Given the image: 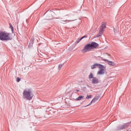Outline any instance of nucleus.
Returning <instances> with one entry per match:
<instances>
[{"instance_id": "f03ea898", "label": "nucleus", "mask_w": 131, "mask_h": 131, "mask_svg": "<svg viewBox=\"0 0 131 131\" xmlns=\"http://www.w3.org/2000/svg\"><path fill=\"white\" fill-rule=\"evenodd\" d=\"M23 96L24 99L27 100L28 101H31L32 100V98L34 97L33 93L31 89H26L24 91L23 93Z\"/></svg>"}, {"instance_id": "4be33fe9", "label": "nucleus", "mask_w": 131, "mask_h": 131, "mask_svg": "<svg viewBox=\"0 0 131 131\" xmlns=\"http://www.w3.org/2000/svg\"><path fill=\"white\" fill-rule=\"evenodd\" d=\"M76 92H79V90H76Z\"/></svg>"}, {"instance_id": "20e7f679", "label": "nucleus", "mask_w": 131, "mask_h": 131, "mask_svg": "<svg viewBox=\"0 0 131 131\" xmlns=\"http://www.w3.org/2000/svg\"><path fill=\"white\" fill-rule=\"evenodd\" d=\"M100 70L97 72V75H103V74H105V69H106V66H104L102 65V68H98Z\"/></svg>"}, {"instance_id": "9b49d317", "label": "nucleus", "mask_w": 131, "mask_h": 131, "mask_svg": "<svg viewBox=\"0 0 131 131\" xmlns=\"http://www.w3.org/2000/svg\"><path fill=\"white\" fill-rule=\"evenodd\" d=\"M94 78V75L93 74V73H90V74L89 76V79H92V78L93 79Z\"/></svg>"}, {"instance_id": "4468645a", "label": "nucleus", "mask_w": 131, "mask_h": 131, "mask_svg": "<svg viewBox=\"0 0 131 131\" xmlns=\"http://www.w3.org/2000/svg\"><path fill=\"white\" fill-rule=\"evenodd\" d=\"M63 66H64V63H62L61 64H59L58 66V70H60L62 67H63Z\"/></svg>"}, {"instance_id": "f8f14e48", "label": "nucleus", "mask_w": 131, "mask_h": 131, "mask_svg": "<svg viewBox=\"0 0 131 131\" xmlns=\"http://www.w3.org/2000/svg\"><path fill=\"white\" fill-rule=\"evenodd\" d=\"M9 25H10V28L11 29V31L12 33H14V28L13 27V26L11 24H10Z\"/></svg>"}, {"instance_id": "7ed1b4c3", "label": "nucleus", "mask_w": 131, "mask_h": 131, "mask_svg": "<svg viewBox=\"0 0 131 131\" xmlns=\"http://www.w3.org/2000/svg\"><path fill=\"white\" fill-rule=\"evenodd\" d=\"M10 33H5V32L0 31V40H12Z\"/></svg>"}, {"instance_id": "423d86ee", "label": "nucleus", "mask_w": 131, "mask_h": 131, "mask_svg": "<svg viewBox=\"0 0 131 131\" xmlns=\"http://www.w3.org/2000/svg\"><path fill=\"white\" fill-rule=\"evenodd\" d=\"M97 66H98V68H102L103 67L102 64L96 63L91 66V69H95L97 68Z\"/></svg>"}, {"instance_id": "0eeeda50", "label": "nucleus", "mask_w": 131, "mask_h": 131, "mask_svg": "<svg viewBox=\"0 0 131 131\" xmlns=\"http://www.w3.org/2000/svg\"><path fill=\"white\" fill-rule=\"evenodd\" d=\"M102 60H103V61H104L105 62H107V63H108V65H111V66H116V63H115V62L109 61V60H108V59H106L102 58Z\"/></svg>"}, {"instance_id": "a211bd4d", "label": "nucleus", "mask_w": 131, "mask_h": 131, "mask_svg": "<svg viewBox=\"0 0 131 131\" xmlns=\"http://www.w3.org/2000/svg\"><path fill=\"white\" fill-rule=\"evenodd\" d=\"M86 37H88V36L84 35L83 37H82L81 38H82V39H83V38H86Z\"/></svg>"}, {"instance_id": "dca6fc26", "label": "nucleus", "mask_w": 131, "mask_h": 131, "mask_svg": "<svg viewBox=\"0 0 131 131\" xmlns=\"http://www.w3.org/2000/svg\"><path fill=\"white\" fill-rule=\"evenodd\" d=\"M86 99H92V95H87Z\"/></svg>"}, {"instance_id": "6ab92c4d", "label": "nucleus", "mask_w": 131, "mask_h": 131, "mask_svg": "<svg viewBox=\"0 0 131 131\" xmlns=\"http://www.w3.org/2000/svg\"><path fill=\"white\" fill-rule=\"evenodd\" d=\"M69 20H62L63 22H68Z\"/></svg>"}, {"instance_id": "6e6552de", "label": "nucleus", "mask_w": 131, "mask_h": 131, "mask_svg": "<svg viewBox=\"0 0 131 131\" xmlns=\"http://www.w3.org/2000/svg\"><path fill=\"white\" fill-rule=\"evenodd\" d=\"M92 83L93 84H97L99 83V79L96 77H94L92 79Z\"/></svg>"}, {"instance_id": "39448f33", "label": "nucleus", "mask_w": 131, "mask_h": 131, "mask_svg": "<svg viewBox=\"0 0 131 131\" xmlns=\"http://www.w3.org/2000/svg\"><path fill=\"white\" fill-rule=\"evenodd\" d=\"M100 99V96H95L94 99L91 101V102L87 105L85 106V107H88V106H90L93 104V103H95Z\"/></svg>"}, {"instance_id": "f3484780", "label": "nucleus", "mask_w": 131, "mask_h": 131, "mask_svg": "<svg viewBox=\"0 0 131 131\" xmlns=\"http://www.w3.org/2000/svg\"><path fill=\"white\" fill-rule=\"evenodd\" d=\"M20 80H21V79H20V78H19V77L16 78L17 82H19L20 81Z\"/></svg>"}, {"instance_id": "1a4fd4ad", "label": "nucleus", "mask_w": 131, "mask_h": 131, "mask_svg": "<svg viewBox=\"0 0 131 131\" xmlns=\"http://www.w3.org/2000/svg\"><path fill=\"white\" fill-rule=\"evenodd\" d=\"M103 32H104V29L100 28L99 34H98L95 37H100V36H102Z\"/></svg>"}, {"instance_id": "2eb2a0df", "label": "nucleus", "mask_w": 131, "mask_h": 131, "mask_svg": "<svg viewBox=\"0 0 131 131\" xmlns=\"http://www.w3.org/2000/svg\"><path fill=\"white\" fill-rule=\"evenodd\" d=\"M82 39V38H78L77 40H76V43H78L80 41V40H81Z\"/></svg>"}, {"instance_id": "aec40b11", "label": "nucleus", "mask_w": 131, "mask_h": 131, "mask_svg": "<svg viewBox=\"0 0 131 131\" xmlns=\"http://www.w3.org/2000/svg\"><path fill=\"white\" fill-rule=\"evenodd\" d=\"M86 86H88V88H90V85H88V84H87Z\"/></svg>"}, {"instance_id": "ddd939ff", "label": "nucleus", "mask_w": 131, "mask_h": 131, "mask_svg": "<svg viewBox=\"0 0 131 131\" xmlns=\"http://www.w3.org/2000/svg\"><path fill=\"white\" fill-rule=\"evenodd\" d=\"M101 28H102L104 29V28H106V24L102 23L101 26Z\"/></svg>"}, {"instance_id": "412c9836", "label": "nucleus", "mask_w": 131, "mask_h": 131, "mask_svg": "<svg viewBox=\"0 0 131 131\" xmlns=\"http://www.w3.org/2000/svg\"><path fill=\"white\" fill-rule=\"evenodd\" d=\"M114 30L115 33H116V32H115V28H114Z\"/></svg>"}, {"instance_id": "9d476101", "label": "nucleus", "mask_w": 131, "mask_h": 131, "mask_svg": "<svg viewBox=\"0 0 131 131\" xmlns=\"http://www.w3.org/2000/svg\"><path fill=\"white\" fill-rule=\"evenodd\" d=\"M81 99H83V96L80 95L78 98L76 99V101H80Z\"/></svg>"}, {"instance_id": "f257e3e1", "label": "nucleus", "mask_w": 131, "mask_h": 131, "mask_svg": "<svg viewBox=\"0 0 131 131\" xmlns=\"http://www.w3.org/2000/svg\"><path fill=\"white\" fill-rule=\"evenodd\" d=\"M99 47V44L96 42H92L91 43H88L85 45L81 52L83 54H85L88 52H91L92 50L97 49Z\"/></svg>"}]
</instances>
